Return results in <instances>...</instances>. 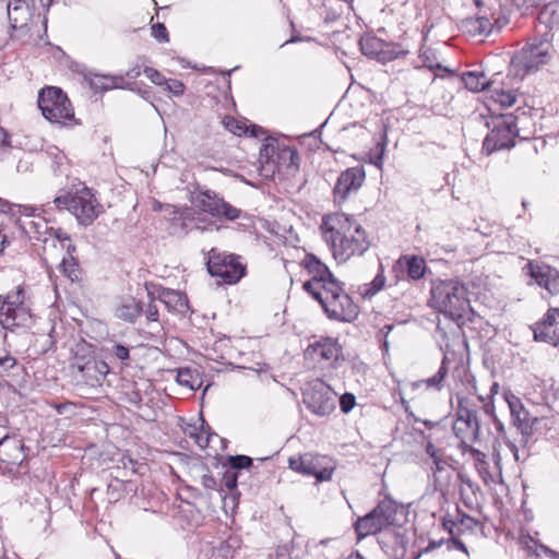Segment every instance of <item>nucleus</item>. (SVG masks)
<instances>
[{"label":"nucleus","mask_w":559,"mask_h":559,"mask_svg":"<svg viewBox=\"0 0 559 559\" xmlns=\"http://www.w3.org/2000/svg\"><path fill=\"white\" fill-rule=\"evenodd\" d=\"M320 229L334 259L340 262L364 254L370 246L361 224L354 216L344 213L324 215Z\"/></svg>","instance_id":"1"},{"label":"nucleus","mask_w":559,"mask_h":559,"mask_svg":"<svg viewBox=\"0 0 559 559\" xmlns=\"http://www.w3.org/2000/svg\"><path fill=\"white\" fill-rule=\"evenodd\" d=\"M304 289L322 306L329 318L352 322L358 316V306L346 294L340 282H304Z\"/></svg>","instance_id":"2"},{"label":"nucleus","mask_w":559,"mask_h":559,"mask_svg":"<svg viewBox=\"0 0 559 559\" xmlns=\"http://www.w3.org/2000/svg\"><path fill=\"white\" fill-rule=\"evenodd\" d=\"M469 285L475 282H433L431 305L453 320L469 319L473 312L469 299Z\"/></svg>","instance_id":"3"},{"label":"nucleus","mask_w":559,"mask_h":559,"mask_svg":"<svg viewBox=\"0 0 559 559\" xmlns=\"http://www.w3.org/2000/svg\"><path fill=\"white\" fill-rule=\"evenodd\" d=\"M46 206L49 210H67L75 216L81 225H91L99 215L102 205L96 200L92 190L83 187L75 192L60 191V193Z\"/></svg>","instance_id":"4"},{"label":"nucleus","mask_w":559,"mask_h":559,"mask_svg":"<svg viewBox=\"0 0 559 559\" xmlns=\"http://www.w3.org/2000/svg\"><path fill=\"white\" fill-rule=\"evenodd\" d=\"M299 156L295 148L275 144H264L259 154V171L265 179H271L276 173L285 170L294 173L298 169Z\"/></svg>","instance_id":"5"},{"label":"nucleus","mask_w":559,"mask_h":559,"mask_svg":"<svg viewBox=\"0 0 559 559\" xmlns=\"http://www.w3.org/2000/svg\"><path fill=\"white\" fill-rule=\"evenodd\" d=\"M518 118L513 114L499 115L488 123L490 132L483 142V151L490 155L500 150H510L515 146L519 136Z\"/></svg>","instance_id":"6"},{"label":"nucleus","mask_w":559,"mask_h":559,"mask_svg":"<svg viewBox=\"0 0 559 559\" xmlns=\"http://www.w3.org/2000/svg\"><path fill=\"white\" fill-rule=\"evenodd\" d=\"M37 103L43 116L50 122L67 124L74 119L70 99L59 87L43 88L38 94Z\"/></svg>","instance_id":"7"},{"label":"nucleus","mask_w":559,"mask_h":559,"mask_svg":"<svg viewBox=\"0 0 559 559\" xmlns=\"http://www.w3.org/2000/svg\"><path fill=\"white\" fill-rule=\"evenodd\" d=\"M25 293L22 286L5 296H0V324L5 330L25 328L32 323L29 309L24 305Z\"/></svg>","instance_id":"8"},{"label":"nucleus","mask_w":559,"mask_h":559,"mask_svg":"<svg viewBox=\"0 0 559 559\" xmlns=\"http://www.w3.org/2000/svg\"><path fill=\"white\" fill-rule=\"evenodd\" d=\"M396 513L397 504L395 501L384 498L372 511L356 521L355 531L358 537L374 535L393 525Z\"/></svg>","instance_id":"9"},{"label":"nucleus","mask_w":559,"mask_h":559,"mask_svg":"<svg viewBox=\"0 0 559 559\" xmlns=\"http://www.w3.org/2000/svg\"><path fill=\"white\" fill-rule=\"evenodd\" d=\"M336 395V392L329 384L318 378L306 384L302 401L312 414L325 417L335 411Z\"/></svg>","instance_id":"10"},{"label":"nucleus","mask_w":559,"mask_h":559,"mask_svg":"<svg viewBox=\"0 0 559 559\" xmlns=\"http://www.w3.org/2000/svg\"><path fill=\"white\" fill-rule=\"evenodd\" d=\"M211 276L222 280H242L247 275V263L241 255L212 249L206 262Z\"/></svg>","instance_id":"11"},{"label":"nucleus","mask_w":559,"mask_h":559,"mask_svg":"<svg viewBox=\"0 0 559 559\" xmlns=\"http://www.w3.org/2000/svg\"><path fill=\"white\" fill-rule=\"evenodd\" d=\"M305 358L321 369L335 367L340 360H344L343 347L337 338L322 336L307 346Z\"/></svg>","instance_id":"12"},{"label":"nucleus","mask_w":559,"mask_h":559,"mask_svg":"<svg viewBox=\"0 0 559 559\" xmlns=\"http://www.w3.org/2000/svg\"><path fill=\"white\" fill-rule=\"evenodd\" d=\"M288 466L302 475L314 476L318 481L330 480L335 469L331 457L312 453L289 457Z\"/></svg>","instance_id":"13"},{"label":"nucleus","mask_w":559,"mask_h":559,"mask_svg":"<svg viewBox=\"0 0 559 559\" xmlns=\"http://www.w3.org/2000/svg\"><path fill=\"white\" fill-rule=\"evenodd\" d=\"M194 205L201 212L213 217L236 221L241 215V210L226 202L213 190L200 191L194 198Z\"/></svg>","instance_id":"14"},{"label":"nucleus","mask_w":559,"mask_h":559,"mask_svg":"<svg viewBox=\"0 0 559 559\" xmlns=\"http://www.w3.org/2000/svg\"><path fill=\"white\" fill-rule=\"evenodd\" d=\"M550 43L547 40H534L521 49L512 59V64L523 71V75L537 70L549 60Z\"/></svg>","instance_id":"15"},{"label":"nucleus","mask_w":559,"mask_h":559,"mask_svg":"<svg viewBox=\"0 0 559 559\" xmlns=\"http://www.w3.org/2000/svg\"><path fill=\"white\" fill-rule=\"evenodd\" d=\"M71 368L76 371L75 378L81 380L90 388H96L102 384L106 374L109 372V367L105 361L97 360L94 357H74Z\"/></svg>","instance_id":"16"},{"label":"nucleus","mask_w":559,"mask_h":559,"mask_svg":"<svg viewBox=\"0 0 559 559\" xmlns=\"http://www.w3.org/2000/svg\"><path fill=\"white\" fill-rule=\"evenodd\" d=\"M365 170L361 166L350 167L342 171L333 189L334 201L342 203L352 193H356L365 181Z\"/></svg>","instance_id":"17"},{"label":"nucleus","mask_w":559,"mask_h":559,"mask_svg":"<svg viewBox=\"0 0 559 559\" xmlns=\"http://www.w3.org/2000/svg\"><path fill=\"white\" fill-rule=\"evenodd\" d=\"M145 289L152 300L158 299L169 311L183 314L189 310L188 298L179 290L159 287L155 292V285L153 283L147 284V282H145Z\"/></svg>","instance_id":"18"},{"label":"nucleus","mask_w":559,"mask_h":559,"mask_svg":"<svg viewBox=\"0 0 559 559\" xmlns=\"http://www.w3.org/2000/svg\"><path fill=\"white\" fill-rule=\"evenodd\" d=\"M507 402L512 416L513 425L522 435L524 442L534 433L535 426L538 423L537 417H533L528 411H526L523 404L515 396L507 397Z\"/></svg>","instance_id":"19"},{"label":"nucleus","mask_w":559,"mask_h":559,"mask_svg":"<svg viewBox=\"0 0 559 559\" xmlns=\"http://www.w3.org/2000/svg\"><path fill=\"white\" fill-rule=\"evenodd\" d=\"M535 340L557 346L559 344V308H549L533 326Z\"/></svg>","instance_id":"20"},{"label":"nucleus","mask_w":559,"mask_h":559,"mask_svg":"<svg viewBox=\"0 0 559 559\" xmlns=\"http://www.w3.org/2000/svg\"><path fill=\"white\" fill-rule=\"evenodd\" d=\"M25 447L22 440L13 435L1 436L0 439V461L10 466H16L25 460Z\"/></svg>","instance_id":"21"},{"label":"nucleus","mask_w":559,"mask_h":559,"mask_svg":"<svg viewBox=\"0 0 559 559\" xmlns=\"http://www.w3.org/2000/svg\"><path fill=\"white\" fill-rule=\"evenodd\" d=\"M360 50L361 52L370 58H379L382 60L386 59H395L399 58L401 55L404 53L402 50H384V47L386 46L383 40L373 37V36H367L362 37L359 41Z\"/></svg>","instance_id":"22"},{"label":"nucleus","mask_w":559,"mask_h":559,"mask_svg":"<svg viewBox=\"0 0 559 559\" xmlns=\"http://www.w3.org/2000/svg\"><path fill=\"white\" fill-rule=\"evenodd\" d=\"M396 277L399 273L406 272L409 280H420L427 272V265L424 258L418 255H402L393 266Z\"/></svg>","instance_id":"23"},{"label":"nucleus","mask_w":559,"mask_h":559,"mask_svg":"<svg viewBox=\"0 0 559 559\" xmlns=\"http://www.w3.org/2000/svg\"><path fill=\"white\" fill-rule=\"evenodd\" d=\"M510 22V16L504 13L503 10H499L498 13H491L490 16L486 12L479 13L475 21H471V29L479 34H489L493 26L501 28Z\"/></svg>","instance_id":"24"},{"label":"nucleus","mask_w":559,"mask_h":559,"mask_svg":"<svg viewBox=\"0 0 559 559\" xmlns=\"http://www.w3.org/2000/svg\"><path fill=\"white\" fill-rule=\"evenodd\" d=\"M452 430L460 440L459 447H468L479 440L480 424L479 420H454Z\"/></svg>","instance_id":"25"},{"label":"nucleus","mask_w":559,"mask_h":559,"mask_svg":"<svg viewBox=\"0 0 559 559\" xmlns=\"http://www.w3.org/2000/svg\"><path fill=\"white\" fill-rule=\"evenodd\" d=\"M142 311V302L133 297L122 298L115 306V317L129 323L135 322Z\"/></svg>","instance_id":"26"},{"label":"nucleus","mask_w":559,"mask_h":559,"mask_svg":"<svg viewBox=\"0 0 559 559\" xmlns=\"http://www.w3.org/2000/svg\"><path fill=\"white\" fill-rule=\"evenodd\" d=\"M301 265L310 276V280H336L330 269L314 254H306Z\"/></svg>","instance_id":"27"},{"label":"nucleus","mask_w":559,"mask_h":559,"mask_svg":"<svg viewBox=\"0 0 559 559\" xmlns=\"http://www.w3.org/2000/svg\"><path fill=\"white\" fill-rule=\"evenodd\" d=\"M8 16L13 28H22L27 24L29 16L28 7L24 0H10Z\"/></svg>","instance_id":"28"},{"label":"nucleus","mask_w":559,"mask_h":559,"mask_svg":"<svg viewBox=\"0 0 559 559\" xmlns=\"http://www.w3.org/2000/svg\"><path fill=\"white\" fill-rule=\"evenodd\" d=\"M532 280H558L559 273L556 269L543 263L530 261L523 267Z\"/></svg>","instance_id":"29"},{"label":"nucleus","mask_w":559,"mask_h":559,"mask_svg":"<svg viewBox=\"0 0 559 559\" xmlns=\"http://www.w3.org/2000/svg\"><path fill=\"white\" fill-rule=\"evenodd\" d=\"M462 81L465 87L472 92H481L488 90L491 82L486 78L484 72L467 71L462 74Z\"/></svg>","instance_id":"30"},{"label":"nucleus","mask_w":559,"mask_h":559,"mask_svg":"<svg viewBox=\"0 0 559 559\" xmlns=\"http://www.w3.org/2000/svg\"><path fill=\"white\" fill-rule=\"evenodd\" d=\"M122 76H111L103 74H94L90 78V86L95 92H104L111 88H118L122 86Z\"/></svg>","instance_id":"31"},{"label":"nucleus","mask_w":559,"mask_h":559,"mask_svg":"<svg viewBox=\"0 0 559 559\" xmlns=\"http://www.w3.org/2000/svg\"><path fill=\"white\" fill-rule=\"evenodd\" d=\"M454 420H479L472 401L466 396H457Z\"/></svg>","instance_id":"32"},{"label":"nucleus","mask_w":559,"mask_h":559,"mask_svg":"<svg viewBox=\"0 0 559 559\" xmlns=\"http://www.w3.org/2000/svg\"><path fill=\"white\" fill-rule=\"evenodd\" d=\"M176 379L180 385L187 386L192 391L199 390L202 385V379L199 373L190 368L179 369Z\"/></svg>","instance_id":"33"},{"label":"nucleus","mask_w":559,"mask_h":559,"mask_svg":"<svg viewBox=\"0 0 559 559\" xmlns=\"http://www.w3.org/2000/svg\"><path fill=\"white\" fill-rule=\"evenodd\" d=\"M445 359H447V357L443 358L442 364H441V366L438 369L436 374H433L432 377H430V378H428L426 380H421V381L415 383V385L416 386H420L421 384H424L427 389L433 388L436 390H441L442 389V382H443V380L445 379V377L448 374V368L445 366Z\"/></svg>","instance_id":"34"},{"label":"nucleus","mask_w":559,"mask_h":559,"mask_svg":"<svg viewBox=\"0 0 559 559\" xmlns=\"http://www.w3.org/2000/svg\"><path fill=\"white\" fill-rule=\"evenodd\" d=\"M491 99L503 108L511 107L516 102L514 91H506L503 88H495L491 91Z\"/></svg>","instance_id":"35"},{"label":"nucleus","mask_w":559,"mask_h":559,"mask_svg":"<svg viewBox=\"0 0 559 559\" xmlns=\"http://www.w3.org/2000/svg\"><path fill=\"white\" fill-rule=\"evenodd\" d=\"M45 234H49L50 237L58 240L62 245V247L67 249V252L69 254L75 250V247L73 246L70 236L61 228L53 229L52 227H46Z\"/></svg>","instance_id":"36"},{"label":"nucleus","mask_w":559,"mask_h":559,"mask_svg":"<svg viewBox=\"0 0 559 559\" xmlns=\"http://www.w3.org/2000/svg\"><path fill=\"white\" fill-rule=\"evenodd\" d=\"M60 266L62 267L63 275L68 280H79L80 269L73 257L70 255V258H63Z\"/></svg>","instance_id":"37"},{"label":"nucleus","mask_w":559,"mask_h":559,"mask_svg":"<svg viewBox=\"0 0 559 559\" xmlns=\"http://www.w3.org/2000/svg\"><path fill=\"white\" fill-rule=\"evenodd\" d=\"M230 471L249 468L252 465V459L247 455H235L228 457Z\"/></svg>","instance_id":"38"},{"label":"nucleus","mask_w":559,"mask_h":559,"mask_svg":"<svg viewBox=\"0 0 559 559\" xmlns=\"http://www.w3.org/2000/svg\"><path fill=\"white\" fill-rule=\"evenodd\" d=\"M222 123L233 134L240 135L247 132V129L234 117L225 116Z\"/></svg>","instance_id":"39"},{"label":"nucleus","mask_w":559,"mask_h":559,"mask_svg":"<svg viewBox=\"0 0 559 559\" xmlns=\"http://www.w3.org/2000/svg\"><path fill=\"white\" fill-rule=\"evenodd\" d=\"M384 287V282H370L368 284H364L359 290L360 295L364 298H371L374 296L378 292H380Z\"/></svg>","instance_id":"40"},{"label":"nucleus","mask_w":559,"mask_h":559,"mask_svg":"<svg viewBox=\"0 0 559 559\" xmlns=\"http://www.w3.org/2000/svg\"><path fill=\"white\" fill-rule=\"evenodd\" d=\"M356 405V396L353 393H344L340 397V407L344 414H348Z\"/></svg>","instance_id":"41"},{"label":"nucleus","mask_w":559,"mask_h":559,"mask_svg":"<svg viewBox=\"0 0 559 559\" xmlns=\"http://www.w3.org/2000/svg\"><path fill=\"white\" fill-rule=\"evenodd\" d=\"M110 354L121 361H127L130 358L129 347L120 343L112 344V347L110 348Z\"/></svg>","instance_id":"42"},{"label":"nucleus","mask_w":559,"mask_h":559,"mask_svg":"<svg viewBox=\"0 0 559 559\" xmlns=\"http://www.w3.org/2000/svg\"><path fill=\"white\" fill-rule=\"evenodd\" d=\"M238 472L236 471H226L222 478V486H224L229 491H233L237 487Z\"/></svg>","instance_id":"43"},{"label":"nucleus","mask_w":559,"mask_h":559,"mask_svg":"<svg viewBox=\"0 0 559 559\" xmlns=\"http://www.w3.org/2000/svg\"><path fill=\"white\" fill-rule=\"evenodd\" d=\"M143 72L146 78L156 85L163 86L166 83L167 79L156 69L146 67Z\"/></svg>","instance_id":"44"},{"label":"nucleus","mask_w":559,"mask_h":559,"mask_svg":"<svg viewBox=\"0 0 559 559\" xmlns=\"http://www.w3.org/2000/svg\"><path fill=\"white\" fill-rule=\"evenodd\" d=\"M16 365V359L9 354L0 355V377H3Z\"/></svg>","instance_id":"45"},{"label":"nucleus","mask_w":559,"mask_h":559,"mask_svg":"<svg viewBox=\"0 0 559 559\" xmlns=\"http://www.w3.org/2000/svg\"><path fill=\"white\" fill-rule=\"evenodd\" d=\"M152 35L158 41L167 43L169 40L168 31L163 23H156L152 26Z\"/></svg>","instance_id":"46"},{"label":"nucleus","mask_w":559,"mask_h":559,"mask_svg":"<svg viewBox=\"0 0 559 559\" xmlns=\"http://www.w3.org/2000/svg\"><path fill=\"white\" fill-rule=\"evenodd\" d=\"M164 85L166 90L175 96H181L185 93V85L178 80H166Z\"/></svg>","instance_id":"47"},{"label":"nucleus","mask_w":559,"mask_h":559,"mask_svg":"<svg viewBox=\"0 0 559 559\" xmlns=\"http://www.w3.org/2000/svg\"><path fill=\"white\" fill-rule=\"evenodd\" d=\"M464 452H469L473 460L477 463H485L486 454L478 449L472 447V443H468V447H460Z\"/></svg>","instance_id":"48"},{"label":"nucleus","mask_w":559,"mask_h":559,"mask_svg":"<svg viewBox=\"0 0 559 559\" xmlns=\"http://www.w3.org/2000/svg\"><path fill=\"white\" fill-rule=\"evenodd\" d=\"M478 399H479V401H481L484 403L483 411L487 416H489L491 418L497 416L492 397H488L487 401H485V399L483 396H479Z\"/></svg>","instance_id":"49"},{"label":"nucleus","mask_w":559,"mask_h":559,"mask_svg":"<svg viewBox=\"0 0 559 559\" xmlns=\"http://www.w3.org/2000/svg\"><path fill=\"white\" fill-rule=\"evenodd\" d=\"M509 5L514 7L518 11H521L523 9H530L528 4L526 3V0H504V2L500 4V9L503 10Z\"/></svg>","instance_id":"50"},{"label":"nucleus","mask_w":559,"mask_h":559,"mask_svg":"<svg viewBox=\"0 0 559 559\" xmlns=\"http://www.w3.org/2000/svg\"><path fill=\"white\" fill-rule=\"evenodd\" d=\"M538 285H543L547 290L548 295L554 296L559 294V282H536Z\"/></svg>","instance_id":"51"},{"label":"nucleus","mask_w":559,"mask_h":559,"mask_svg":"<svg viewBox=\"0 0 559 559\" xmlns=\"http://www.w3.org/2000/svg\"><path fill=\"white\" fill-rule=\"evenodd\" d=\"M201 485L206 488V489H215L216 486H217V483H216V479L214 478V476L210 475V474H204L202 477H201Z\"/></svg>","instance_id":"52"},{"label":"nucleus","mask_w":559,"mask_h":559,"mask_svg":"<svg viewBox=\"0 0 559 559\" xmlns=\"http://www.w3.org/2000/svg\"><path fill=\"white\" fill-rule=\"evenodd\" d=\"M10 146L9 135L7 131L0 127V154L7 152Z\"/></svg>","instance_id":"53"},{"label":"nucleus","mask_w":559,"mask_h":559,"mask_svg":"<svg viewBox=\"0 0 559 559\" xmlns=\"http://www.w3.org/2000/svg\"><path fill=\"white\" fill-rule=\"evenodd\" d=\"M146 319L155 322L158 320V308L155 305L150 304L145 311Z\"/></svg>","instance_id":"54"},{"label":"nucleus","mask_w":559,"mask_h":559,"mask_svg":"<svg viewBox=\"0 0 559 559\" xmlns=\"http://www.w3.org/2000/svg\"><path fill=\"white\" fill-rule=\"evenodd\" d=\"M426 453L432 459L437 460L439 457V449L436 448L431 442H428L426 445Z\"/></svg>","instance_id":"55"},{"label":"nucleus","mask_w":559,"mask_h":559,"mask_svg":"<svg viewBox=\"0 0 559 559\" xmlns=\"http://www.w3.org/2000/svg\"><path fill=\"white\" fill-rule=\"evenodd\" d=\"M491 419L499 436L504 437L506 429L503 423L497 416L492 417Z\"/></svg>","instance_id":"56"},{"label":"nucleus","mask_w":559,"mask_h":559,"mask_svg":"<svg viewBox=\"0 0 559 559\" xmlns=\"http://www.w3.org/2000/svg\"><path fill=\"white\" fill-rule=\"evenodd\" d=\"M209 441H210V438H209V437H204V436H203V435H201V433L195 435V442H197V443H198V445H200L201 448H205V447H207Z\"/></svg>","instance_id":"57"},{"label":"nucleus","mask_w":559,"mask_h":559,"mask_svg":"<svg viewBox=\"0 0 559 559\" xmlns=\"http://www.w3.org/2000/svg\"><path fill=\"white\" fill-rule=\"evenodd\" d=\"M140 74L141 71L139 67H134L127 72V76H129L130 79H136L138 76H140Z\"/></svg>","instance_id":"58"},{"label":"nucleus","mask_w":559,"mask_h":559,"mask_svg":"<svg viewBox=\"0 0 559 559\" xmlns=\"http://www.w3.org/2000/svg\"><path fill=\"white\" fill-rule=\"evenodd\" d=\"M107 493L109 495L110 499H112L115 501L119 499V495L116 493V489L114 488V486L111 484L108 485Z\"/></svg>","instance_id":"59"},{"label":"nucleus","mask_w":559,"mask_h":559,"mask_svg":"<svg viewBox=\"0 0 559 559\" xmlns=\"http://www.w3.org/2000/svg\"><path fill=\"white\" fill-rule=\"evenodd\" d=\"M433 464H435L437 471H442L445 462L442 461V459L439 456V457H437V460H433Z\"/></svg>","instance_id":"60"},{"label":"nucleus","mask_w":559,"mask_h":559,"mask_svg":"<svg viewBox=\"0 0 559 559\" xmlns=\"http://www.w3.org/2000/svg\"><path fill=\"white\" fill-rule=\"evenodd\" d=\"M441 545V542H430L429 545L421 551V552H428Z\"/></svg>","instance_id":"61"},{"label":"nucleus","mask_w":559,"mask_h":559,"mask_svg":"<svg viewBox=\"0 0 559 559\" xmlns=\"http://www.w3.org/2000/svg\"><path fill=\"white\" fill-rule=\"evenodd\" d=\"M302 40V37L301 36H293L290 37L289 39H287L284 44H282L281 47H284L285 45L287 44H295V43H299Z\"/></svg>","instance_id":"62"},{"label":"nucleus","mask_w":559,"mask_h":559,"mask_svg":"<svg viewBox=\"0 0 559 559\" xmlns=\"http://www.w3.org/2000/svg\"><path fill=\"white\" fill-rule=\"evenodd\" d=\"M22 228H23V231L25 234H29V229H32V228L36 229L37 228V224L35 222H29L28 223V227L22 226Z\"/></svg>","instance_id":"63"},{"label":"nucleus","mask_w":559,"mask_h":559,"mask_svg":"<svg viewBox=\"0 0 559 559\" xmlns=\"http://www.w3.org/2000/svg\"><path fill=\"white\" fill-rule=\"evenodd\" d=\"M508 445H509L510 450L512 451L515 460H518L519 457H518V448H516V445L513 442H508Z\"/></svg>","instance_id":"64"}]
</instances>
